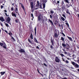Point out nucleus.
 Masks as SVG:
<instances>
[{"instance_id":"f257e3e1","label":"nucleus","mask_w":79,"mask_h":79,"mask_svg":"<svg viewBox=\"0 0 79 79\" xmlns=\"http://www.w3.org/2000/svg\"><path fill=\"white\" fill-rule=\"evenodd\" d=\"M11 20V19L10 18V17H8L7 18V19H6V22L7 23H8L9 24H10V25H11V23H10V21Z\"/></svg>"},{"instance_id":"f03ea898","label":"nucleus","mask_w":79,"mask_h":79,"mask_svg":"<svg viewBox=\"0 0 79 79\" xmlns=\"http://www.w3.org/2000/svg\"><path fill=\"white\" fill-rule=\"evenodd\" d=\"M36 6H37L38 7H39V6H40V8H41V9H42V4H40V3H39V2L38 1L37 2Z\"/></svg>"},{"instance_id":"7ed1b4c3","label":"nucleus","mask_w":79,"mask_h":79,"mask_svg":"<svg viewBox=\"0 0 79 79\" xmlns=\"http://www.w3.org/2000/svg\"><path fill=\"white\" fill-rule=\"evenodd\" d=\"M42 2L43 3H44L43 4V7L44 9H45V4L47 2V0H42Z\"/></svg>"},{"instance_id":"20e7f679","label":"nucleus","mask_w":79,"mask_h":79,"mask_svg":"<svg viewBox=\"0 0 79 79\" xmlns=\"http://www.w3.org/2000/svg\"><path fill=\"white\" fill-rule=\"evenodd\" d=\"M55 61H56V63H60V60L58 58V57L56 56L55 58Z\"/></svg>"},{"instance_id":"39448f33","label":"nucleus","mask_w":79,"mask_h":79,"mask_svg":"<svg viewBox=\"0 0 79 79\" xmlns=\"http://www.w3.org/2000/svg\"><path fill=\"white\" fill-rule=\"evenodd\" d=\"M30 5L31 10H32L34 8V5H33V2H30Z\"/></svg>"},{"instance_id":"423d86ee","label":"nucleus","mask_w":79,"mask_h":79,"mask_svg":"<svg viewBox=\"0 0 79 79\" xmlns=\"http://www.w3.org/2000/svg\"><path fill=\"white\" fill-rule=\"evenodd\" d=\"M18 51L21 53H25V51L22 49H21L20 50H18Z\"/></svg>"},{"instance_id":"0eeeda50","label":"nucleus","mask_w":79,"mask_h":79,"mask_svg":"<svg viewBox=\"0 0 79 79\" xmlns=\"http://www.w3.org/2000/svg\"><path fill=\"white\" fill-rule=\"evenodd\" d=\"M58 36V34L56 33H55L53 37L54 38H57Z\"/></svg>"},{"instance_id":"6e6552de","label":"nucleus","mask_w":79,"mask_h":79,"mask_svg":"<svg viewBox=\"0 0 79 79\" xmlns=\"http://www.w3.org/2000/svg\"><path fill=\"white\" fill-rule=\"evenodd\" d=\"M0 20L2 22H3V21H5V19H4L3 17H0Z\"/></svg>"},{"instance_id":"1a4fd4ad","label":"nucleus","mask_w":79,"mask_h":79,"mask_svg":"<svg viewBox=\"0 0 79 79\" xmlns=\"http://www.w3.org/2000/svg\"><path fill=\"white\" fill-rule=\"evenodd\" d=\"M11 15L12 16H13L14 17H15V18L16 17V15L14 13V12H12Z\"/></svg>"},{"instance_id":"9d476101","label":"nucleus","mask_w":79,"mask_h":79,"mask_svg":"<svg viewBox=\"0 0 79 79\" xmlns=\"http://www.w3.org/2000/svg\"><path fill=\"white\" fill-rule=\"evenodd\" d=\"M74 66L76 68H79V65L78 64L76 63Z\"/></svg>"},{"instance_id":"9b49d317","label":"nucleus","mask_w":79,"mask_h":79,"mask_svg":"<svg viewBox=\"0 0 79 79\" xmlns=\"http://www.w3.org/2000/svg\"><path fill=\"white\" fill-rule=\"evenodd\" d=\"M34 40L35 42H36V43H37V44H38V43H39V42H38V41H37V40L36 38H34Z\"/></svg>"},{"instance_id":"f8f14e48","label":"nucleus","mask_w":79,"mask_h":79,"mask_svg":"<svg viewBox=\"0 0 79 79\" xmlns=\"http://www.w3.org/2000/svg\"><path fill=\"white\" fill-rule=\"evenodd\" d=\"M40 20H41V18H40V17L39 16L38 17V21H40Z\"/></svg>"},{"instance_id":"ddd939ff","label":"nucleus","mask_w":79,"mask_h":79,"mask_svg":"<svg viewBox=\"0 0 79 79\" xmlns=\"http://www.w3.org/2000/svg\"><path fill=\"white\" fill-rule=\"evenodd\" d=\"M49 21L50 23L51 24H52V25H53V22L51 20H50V19H49L48 20Z\"/></svg>"},{"instance_id":"4468645a","label":"nucleus","mask_w":79,"mask_h":79,"mask_svg":"<svg viewBox=\"0 0 79 79\" xmlns=\"http://www.w3.org/2000/svg\"><path fill=\"white\" fill-rule=\"evenodd\" d=\"M66 12L67 13H68V14H69V15H70V13H69V10L67 9L66 10Z\"/></svg>"},{"instance_id":"2eb2a0df","label":"nucleus","mask_w":79,"mask_h":79,"mask_svg":"<svg viewBox=\"0 0 79 79\" xmlns=\"http://www.w3.org/2000/svg\"><path fill=\"white\" fill-rule=\"evenodd\" d=\"M68 38L71 41H73V39H72V38L69 37V36H67Z\"/></svg>"},{"instance_id":"dca6fc26","label":"nucleus","mask_w":79,"mask_h":79,"mask_svg":"<svg viewBox=\"0 0 79 79\" xmlns=\"http://www.w3.org/2000/svg\"><path fill=\"white\" fill-rule=\"evenodd\" d=\"M30 38L31 39H33V35H32V33H31L30 36Z\"/></svg>"},{"instance_id":"f3484780","label":"nucleus","mask_w":79,"mask_h":79,"mask_svg":"<svg viewBox=\"0 0 79 79\" xmlns=\"http://www.w3.org/2000/svg\"><path fill=\"white\" fill-rule=\"evenodd\" d=\"M62 46H63V47H66V45L64 43H62Z\"/></svg>"},{"instance_id":"a211bd4d","label":"nucleus","mask_w":79,"mask_h":79,"mask_svg":"<svg viewBox=\"0 0 79 79\" xmlns=\"http://www.w3.org/2000/svg\"><path fill=\"white\" fill-rule=\"evenodd\" d=\"M0 73L1 74V76H2L5 73V72H1Z\"/></svg>"},{"instance_id":"6ab92c4d","label":"nucleus","mask_w":79,"mask_h":79,"mask_svg":"<svg viewBox=\"0 0 79 79\" xmlns=\"http://www.w3.org/2000/svg\"><path fill=\"white\" fill-rule=\"evenodd\" d=\"M71 63L72 64H73V66H75L76 64V63H75V62H72Z\"/></svg>"},{"instance_id":"aec40b11","label":"nucleus","mask_w":79,"mask_h":79,"mask_svg":"<svg viewBox=\"0 0 79 79\" xmlns=\"http://www.w3.org/2000/svg\"><path fill=\"white\" fill-rule=\"evenodd\" d=\"M18 8L16 7L15 10V12H16V13H18Z\"/></svg>"},{"instance_id":"412c9836","label":"nucleus","mask_w":79,"mask_h":79,"mask_svg":"<svg viewBox=\"0 0 79 79\" xmlns=\"http://www.w3.org/2000/svg\"><path fill=\"white\" fill-rule=\"evenodd\" d=\"M6 44H5V45H4L3 46V48H5L6 49Z\"/></svg>"},{"instance_id":"4be33fe9","label":"nucleus","mask_w":79,"mask_h":79,"mask_svg":"<svg viewBox=\"0 0 79 79\" xmlns=\"http://www.w3.org/2000/svg\"><path fill=\"white\" fill-rule=\"evenodd\" d=\"M61 40H62V41L64 42V38H63V37H61Z\"/></svg>"},{"instance_id":"5701e85b","label":"nucleus","mask_w":79,"mask_h":79,"mask_svg":"<svg viewBox=\"0 0 79 79\" xmlns=\"http://www.w3.org/2000/svg\"><path fill=\"white\" fill-rule=\"evenodd\" d=\"M21 7L24 10V11H25V9H24V6L23 5V4H21Z\"/></svg>"},{"instance_id":"b1692460","label":"nucleus","mask_w":79,"mask_h":79,"mask_svg":"<svg viewBox=\"0 0 79 79\" xmlns=\"http://www.w3.org/2000/svg\"><path fill=\"white\" fill-rule=\"evenodd\" d=\"M61 19H62V21H65V19L63 17H61Z\"/></svg>"},{"instance_id":"393cba45","label":"nucleus","mask_w":79,"mask_h":79,"mask_svg":"<svg viewBox=\"0 0 79 79\" xmlns=\"http://www.w3.org/2000/svg\"><path fill=\"white\" fill-rule=\"evenodd\" d=\"M51 42L52 44V45H53V40L52 39L51 40Z\"/></svg>"},{"instance_id":"a878e982","label":"nucleus","mask_w":79,"mask_h":79,"mask_svg":"<svg viewBox=\"0 0 79 79\" xmlns=\"http://www.w3.org/2000/svg\"><path fill=\"white\" fill-rule=\"evenodd\" d=\"M34 30H35V35H36V27H35Z\"/></svg>"},{"instance_id":"bb28decb","label":"nucleus","mask_w":79,"mask_h":79,"mask_svg":"<svg viewBox=\"0 0 79 79\" xmlns=\"http://www.w3.org/2000/svg\"><path fill=\"white\" fill-rule=\"evenodd\" d=\"M64 2L67 3H69V1H68V0H65Z\"/></svg>"},{"instance_id":"cd10ccee","label":"nucleus","mask_w":79,"mask_h":79,"mask_svg":"<svg viewBox=\"0 0 79 79\" xmlns=\"http://www.w3.org/2000/svg\"><path fill=\"white\" fill-rule=\"evenodd\" d=\"M66 46H67V47H70V46H69V44H67V43H66Z\"/></svg>"},{"instance_id":"c85d7f7f","label":"nucleus","mask_w":79,"mask_h":79,"mask_svg":"<svg viewBox=\"0 0 79 79\" xmlns=\"http://www.w3.org/2000/svg\"><path fill=\"white\" fill-rule=\"evenodd\" d=\"M5 25L6 27H9V25H8V23H5Z\"/></svg>"},{"instance_id":"c756f323","label":"nucleus","mask_w":79,"mask_h":79,"mask_svg":"<svg viewBox=\"0 0 79 79\" xmlns=\"http://www.w3.org/2000/svg\"><path fill=\"white\" fill-rule=\"evenodd\" d=\"M11 39L13 40H14V41H15V38H14L12 37V36H11Z\"/></svg>"},{"instance_id":"7c9ffc66","label":"nucleus","mask_w":79,"mask_h":79,"mask_svg":"<svg viewBox=\"0 0 79 79\" xmlns=\"http://www.w3.org/2000/svg\"><path fill=\"white\" fill-rule=\"evenodd\" d=\"M3 44L2 43H0V45L1 46V47H2L3 45Z\"/></svg>"},{"instance_id":"2f4dec72","label":"nucleus","mask_w":79,"mask_h":79,"mask_svg":"<svg viewBox=\"0 0 79 79\" xmlns=\"http://www.w3.org/2000/svg\"><path fill=\"white\" fill-rule=\"evenodd\" d=\"M50 13H51V14H52V15H53V13H54V11H53L52 10H51L50 11Z\"/></svg>"},{"instance_id":"473e14b6","label":"nucleus","mask_w":79,"mask_h":79,"mask_svg":"<svg viewBox=\"0 0 79 79\" xmlns=\"http://www.w3.org/2000/svg\"><path fill=\"white\" fill-rule=\"evenodd\" d=\"M12 33L11 32H10L9 33V35H10V36H11V35H12Z\"/></svg>"},{"instance_id":"72a5a7b5","label":"nucleus","mask_w":79,"mask_h":79,"mask_svg":"<svg viewBox=\"0 0 79 79\" xmlns=\"http://www.w3.org/2000/svg\"><path fill=\"white\" fill-rule=\"evenodd\" d=\"M61 8L63 10H64V9H65V7H64V6H62Z\"/></svg>"},{"instance_id":"f704fd0d","label":"nucleus","mask_w":79,"mask_h":79,"mask_svg":"<svg viewBox=\"0 0 79 79\" xmlns=\"http://www.w3.org/2000/svg\"><path fill=\"white\" fill-rule=\"evenodd\" d=\"M65 62L67 64H68V63H69V61H68V60H66L65 61Z\"/></svg>"},{"instance_id":"c9c22d12","label":"nucleus","mask_w":79,"mask_h":79,"mask_svg":"<svg viewBox=\"0 0 79 79\" xmlns=\"http://www.w3.org/2000/svg\"><path fill=\"white\" fill-rule=\"evenodd\" d=\"M31 16L32 18L33 19H34V16L33 15V14H31Z\"/></svg>"},{"instance_id":"e433bc0d","label":"nucleus","mask_w":79,"mask_h":79,"mask_svg":"<svg viewBox=\"0 0 79 79\" xmlns=\"http://www.w3.org/2000/svg\"><path fill=\"white\" fill-rule=\"evenodd\" d=\"M11 11H14V9H13V7H12L11 8Z\"/></svg>"},{"instance_id":"4c0bfd02","label":"nucleus","mask_w":79,"mask_h":79,"mask_svg":"<svg viewBox=\"0 0 79 79\" xmlns=\"http://www.w3.org/2000/svg\"><path fill=\"white\" fill-rule=\"evenodd\" d=\"M60 55H61L62 56H64V55H63V54H60Z\"/></svg>"},{"instance_id":"58836bf2","label":"nucleus","mask_w":79,"mask_h":79,"mask_svg":"<svg viewBox=\"0 0 79 79\" xmlns=\"http://www.w3.org/2000/svg\"><path fill=\"white\" fill-rule=\"evenodd\" d=\"M18 20L17 19H15V22L16 23H18Z\"/></svg>"},{"instance_id":"ea45409f","label":"nucleus","mask_w":79,"mask_h":79,"mask_svg":"<svg viewBox=\"0 0 79 79\" xmlns=\"http://www.w3.org/2000/svg\"><path fill=\"white\" fill-rule=\"evenodd\" d=\"M62 16L64 18H66V16H65V15H64V14H63L62 15Z\"/></svg>"},{"instance_id":"a19ab883","label":"nucleus","mask_w":79,"mask_h":79,"mask_svg":"<svg viewBox=\"0 0 79 79\" xmlns=\"http://www.w3.org/2000/svg\"><path fill=\"white\" fill-rule=\"evenodd\" d=\"M65 24L66 25H67V26H68V27H69V24L68 23H66Z\"/></svg>"},{"instance_id":"79ce46f5","label":"nucleus","mask_w":79,"mask_h":79,"mask_svg":"<svg viewBox=\"0 0 79 79\" xmlns=\"http://www.w3.org/2000/svg\"><path fill=\"white\" fill-rule=\"evenodd\" d=\"M61 27H62V29H63V24H62L61 25Z\"/></svg>"},{"instance_id":"37998d69","label":"nucleus","mask_w":79,"mask_h":79,"mask_svg":"<svg viewBox=\"0 0 79 79\" xmlns=\"http://www.w3.org/2000/svg\"><path fill=\"white\" fill-rule=\"evenodd\" d=\"M5 14L7 17L9 16V15H7V14H6V13H5Z\"/></svg>"},{"instance_id":"c03bdc74","label":"nucleus","mask_w":79,"mask_h":79,"mask_svg":"<svg viewBox=\"0 0 79 79\" xmlns=\"http://www.w3.org/2000/svg\"><path fill=\"white\" fill-rule=\"evenodd\" d=\"M28 40L29 42H30V43H31V41L30 39H28Z\"/></svg>"},{"instance_id":"a18cd8bd","label":"nucleus","mask_w":79,"mask_h":79,"mask_svg":"<svg viewBox=\"0 0 79 79\" xmlns=\"http://www.w3.org/2000/svg\"><path fill=\"white\" fill-rule=\"evenodd\" d=\"M62 35H64V37H65V35H64V34L62 32Z\"/></svg>"},{"instance_id":"49530a36","label":"nucleus","mask_w":79,"mask_h":79,"mask_svg":"<svg viewBox=\"0 0 79 79\" xmlns=\"http://www.w3.org/2000/svg\"><path fill=\"white\" fill-rule=\"evenodd\" d=\"M3 7H4L2 5L1 6V9H2L3 8Z\"/></svg>"},{"instance_id":"de8ad7c7","label":"nucleus","mask_w":79,"mask_h":79,"mask_svg":"<svg viewBox=\"0 0 79 79\" xmlns=\"http://www.w3.org/2000/svg\"><path fill=\"white\" fill-rule=\"evenodd\" d=\"M66 6H67L68 7V8H69V5H68V4H66Z\"/></svg>"},{"instance_id":"09e8293b","label":"nucleus","mask_w":79,"mask_h":79,"mask_svg":"<svg viewBox=\"0 0 79 79\" xmlns=\"http://www.w3.org/2000/svg\"><path fill=\"white\" fill-rule=\"evenodd\" d=\"M53 46H52V45H51V46H50V48H52H52H53Z\"/></svg>"},{"instance_id":"8fccbe9b","label":"nucleus","mask_w":79,"mask_h":79,"mask_svg":"<svg viewBox=\"0 0 79 79\" xmlns=\"http://www.w3.org/2000/svg\"><path fill=\"white\" fill-rule=\"evenodd\" d=\"M50 18H52V16L51 15H50Z\"/></svg>"},{"instance_id":"3c124183","label":"nucleus","mask_w":79,"mask_h":79,"mask_svg":"<svg viewBox=\"0 0 79 79\" xmlns=\"http://www.w3.org/2000/svg\"><path fill=\"white\" fill-rule=\"evenodd\" d=\"M4 31H5V32H6V33H7V34H8V31H6V30H4Z\"/></svg>"},{"instance_id":"603ef678","label":"nucleus","mask_w":79,"mask_h":79,"mask_svg":"<svg viewBox=\"0 0 79 79\" xmlns=\"http://www.w3.org/2000/svg\"><path fill=\"white\" fill-rule=\"evenodd\" d=\"M36 48H37V49H39V46H37Z\"/></svg>"},{"instance_id":"864d4df0","label":"nucleus","mask_w":79,"mask_h":79,"mask_svg":"<svg viewBox=\"0 0 79 79\" xmlns=\"http://www.w3.org/2000/svg\"><path fill=\"white\" fill-rule=\"evenodd\" d=\"M64 54H67V52L65 51V52H64Z\"/></svg>"},{"instance_id":"5fc2aeb1","label":"nucleus","mask_w":79,"mask_h":79,"mask_svg":"<svg viewBox=\"0 0 79 79\" xmlns=\"http://www.w3.org/2000/svg\"><path fill=\"white\" fill-rule=\"evenodd\" d=\"M0 25H1V26H3V24H2V23H0Z\"/></svg>"},{"instance_id":"6e6d98bb","label":"nucleus","mask_w":79,"mask_h":79,"mask_svg":"<svg viewBox=\"0 0 79 79\" xmlns=\"http://www.w3.org/2000/svg\"><path fill=\"white\" fill-rule=\"evenodd\" d=\"M44 66H47V65H46V64H45V63H44Z\"/></svg>"},{"instance_id":"4d7b16f0","label":"nucleus","mask_w":79,"mask_h":79,"mask_svg":"<svg viewBox=\"0 0 79 79\" xmlns=\"http://www.w3.org/2000/svg\"><path fill=\"white\" fill-rule=\"evenodd\" d=\"M57 3H60V1H57Z\"/></svg>"},{"instance_id":"13d9d810","label":"nucleus","mask_w":79,"mask_h":79,"mask_svg":"<svg viewBox=\"0 0 79 79\" xmlns=\"http://www.w3.org/2000/svg\"><path fill=\"white\" fill-rule=\"evenodd\" d=\"M62 50H63L64 51V52H65V50H64V49H62Z\"/></svg>"},{"instance_id":"bf43d9fd","label":"nucleus","mask_w":79,"mask_h":79,"mask_svg":"<svg viewBox=\"0 0 79 79\" xmlns=\"http://www.w3.org/2000/svg\"><path fill=\"white\" fill-rule=\"evenodd\" d=\"M4 11H5V12H6V13L7 12V11H6V10H4Z\"/></svg>"},{"instance_id":"052dcab7","label":"nucleus","mask_w":79,"mask_h":79,"mask_svg":"<svg viewBox=\"0 0 79 79\" xmlns=\"http://www.w3.org/2000/svg\"><path fill=\"white\" fill-rule=\"evenodd\" d=\"M62 60H63V61H64V62H65V61H66L64 60V59H62Z\"/></svg>"},{"instance_id":"680f3d73","label":"nucleus","mask_w":79,"mask_h":79,"mask_svg":"<svg viewBox=\"0 0 79 79\" xmlns=\"http://www.w3.org/2000/svg\"><path fill=\"white\" fill-rule=\"evenodd\" d=\"M62 79H67V78H66V77H65L64 78H62Z\"/></svg>"},{"instance_id":"e2e57ef3","label":"nucleus","mask_w":79,"mask_h":79,"mask_svg":"<svg viewBox=\"0 0 79 79\" xmlns=\"http://www.w3.org/2000/svg\"><path fill=\"white\" fill-rule=\"evenodd\" d=\"M69 49V48H66L67 50H68V49Z\"/></svg>"},{"instance_id":"0e129e2a","label":"nucleus","mask_w":79,"mask_h":79,"mask_svg":"<svg viewBox=\"0 0 79 79\" xmlns=\"http://www.w3.org/2000/svg\"><path fill=\"white\" fill-rule=\"evenodd\" d=\"M67 59H68V60H69V58H67Z\"/></svg>"},{"instance_id":"69168bd1","label":"nucleus","mask_w":79,"mask_h":79,"mask_svg":"<svg viewBox=\"0 0 79 79\" xmlns=\"http://www.w3.org/2000/svg\"><path fill=\"white\" fill-rule=\"evenodd\" d=\"M77 71L79 72V69H77Z\"/></svg>"},{"instance_id":"338daca9","label":"nucleus","mask_w":79,"mask_h":79,"mask_svg":"<svg viewBox=\"0 0 79 79\" xmlns=\"http://www.w3.org/2000/svg\"><path fill=\"white\" fill-rule=\"evenodd\" d=\"M15 72H17V73H18V72L16 71L15 70H14Z\"/></svg>"},{"instance_id":"774afa93","label":"nucleus","mask_w":79,"mask_h":79,"mask_svg":"<svg viewBox=\"0 0 79 79\" xmlns=\"http://www.w3.org/2000/svg\"><path fill=\"white\" fill-rule=\"evenodd\" d=\"M1 29H0V32H1Z\"/></svg>"}]
</instances>
